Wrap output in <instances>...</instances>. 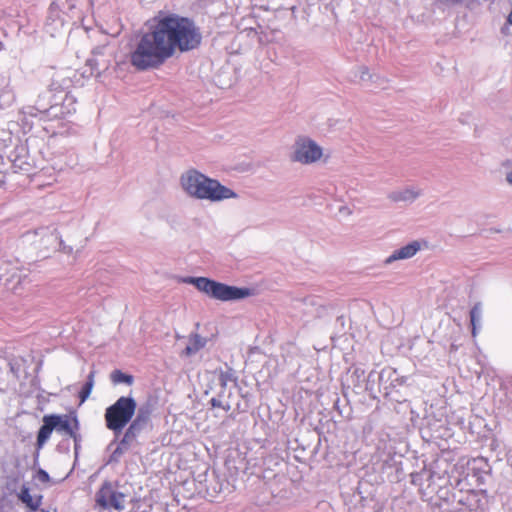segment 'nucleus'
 Listing matches in <instances>:
<instances>
[{
    "label": "nucleus",
    "instance_id": "obj_1",
    "mask_svg": "<svg viewBox=\"0 0 512 512\" xmlns=\"http://www.w3.org/2000/svg\"><path fill=\"white\" fill-rule=\"evenodd\" d=\"M201 41L194 23L175 14L159 16L150 32L142 35L130 54L131 64L138 70L162 65L176 51H189Z\"/></svg>",
    "mask_w": 512,
    "mask_h": 512
},
{
    "label": "nucleus",
    "instance_id": "obj_2",
    "mask_svg": "<svg viewBox=\"0 0 512 512\" xmlns=\"http://www.w3.org/2000/svg\"><path fill=\"white\" fill-rule=\"evenodd\" d=\"M179 184L187 197L197 201L220 203L238 198V194L234 190L194 168L181 174Z\"/></svg>",
    "mask_w": 512,
    "mask_h": 512
},
{
    "label": "nucleus",
    "instance_id": "obj_3",
    "mask_svg": "<svg viewBox=\"0 0 512 512\" xmlns=\"http://www.w3.org/2000/svg\"><path fill=\"white\" fill-rule=\"evenodd\" d=\"M184 282L194 285L200 292L220 301H235L251 295L248 288L230 286L206 277H188Z\"/></svg>",
    "mask_w": 512,
    "mask_h": 512
},
{
    "label": "nucleus",
    "instance_id": "obj_4",
    "mask_svg": "<svg viewBox=\"0 0 512 512\" xmlns=\"http://www.w3.org/2000/svg\"><path fill=\"white\" fill-rule=\"evenodd\" d=\"M137 403L131 396H121L105 410L106 427L115 434L121 433L136 413Z\"/></svg>",
    "mask_w": 512,
    "mask_h": 512
},
{
    "label": "nucleus",
    "instance_id": "obj_5",
    "mask_svg": "<svg viewBox=\"0 0 512 512\" xmlns=\"http://www.w3.org/2000/svg\"><path fill=\"white\" fill-rule=\"evenodd\" d=\"M323 148L309 137H298L292 147L291 160L303 165L317 163L324 157Z\"/></svg>",
    "mask_w": 512,
    "mask_h": 512
},
{
    "label": "nucleus",
    "instance_id": "obj_6",
    "mask_svg": "<svg viewBox=\"0 0 512 512\" xmlns=\"http://www.w3.org/2000/svg\"><path fill=\"white\" fill-rule=\"evenodd\" d=\"M23 237L26 241L38 244L39 247L43 248H59L65 253H72L73 248L66 246L60 239L55 228L52 227H40L33 231L26 232Z\"/></svg>",
    "mask_w": 512,
    "mask_h": 512
},
{
    "label": "nucleus",
    "instance_id": "obj_7",
    "mask_svg": "<svg viewBox=\"0 0 512 512\" xmlns=\"http://www.w3.org/2000/svg\"><path fill=\"white\" fill-rule=\"evenodd\" d=\"M125 494L117 491L110 483H104L96 494V503L103 509L122 511L125 508Z\"/></svg>",
    "mask_w": 512,
    "mask_h": 512
},
{
    "label": "nucleus",
    "instance_id": "obj_8",
    "mask_svg": "<svg viewBox=\"0 0 512 512\" xmlns=\"http://www.w3.org/2000/svg\"><path fill=\"white\" fill-rule=\"evenodd\" d=\"M51 424H55L54 430L65 433L72 437L75 441V450L78 447V421L76 418H71L67 415H48Z\"/></svg>",
    "mask_w": 512,
    "mask_h": 512
},
{
    "label": "nucleus",
    "instance_id": "obj_9",
    "mask_svg": "<svg viewBox=\"0 0 512 512\" xmlns=\"http://www.w3.org/2000/svg\"><path fill=\"white\" fill-rule=\"evenodd\" d=\"M423 195V189L418 185H407L391 191L387 198L394 203L412 204Z\"/></svg>",
    "mask_w": 512,
    "mask_h": 512
},
{
    "label": "nucleus",
    "instance_id": "obj_10",
    "mask_svg": "<svg viewBox=\"0 0 512 512\" xmlns=\"http://www.w3.org/2000/svg\"><path fill=\"white\" fill-rule=\"evenodd\" d=\"M421 249V244L419 241H412L408 243L407 245L400 247L392 252L391 255H389L384 263L386 265H389L393 263L394 261L398 260H407L412 258L417 254L418 251Z\"/></svg>",
    "mask_w": 512,
    "mask_h": 512
},
{
    "label": "nucleus",
    "instance_id": "obj_11",
    "mask_svg": "<svg viewBox=\"0 0 512 512\" xmlns=\"http://www.w3.org/2000/svg\"><path fill=\"white\" fill-rule=\"evenodd\" d=\"M207 339L197 333L191 334L188 338V344L184 350L185 355L191 356L205 347Z\"/></svg>",
    "mask_w": 512,
    "mask_h": 512
},
{
    "label": "nucleus",
    "instance_id": "obj_12",
    "mask_svg": "<svg viewBox=\"0 0 512 512\" xmlns=\"http://www.w3.org/2000/svg\"><path fill=\"white\" fill-rule=\"evenodd\" d=\"M26 277L25 270L19 267H12L9 275L5 279V285L10 290H16L18 285L21 284L22 278Z\"/></svg>",
    "mask_w": 512,
    "mask_h": 512
},
{
    "label": "nucleus",
    "instance_id": "obj_13",
    "mask_svg": "<svg viewBox=\"0 0 512 512\" xmlns=\"http://www.w3.org/2000/svg\"><path fill=\"white\" fill-rule=\"evenodd\" d=\"M18 498L30 509L37 510L41 505L42 496H38L34 498L30 494V490L28 487L23 486L20 490Z\"/></svg>",
    "mask_w": 512,
    "mask_h": 512
},
{
    "label": "nucleus",
    "instance_id": "obj_14",
    "mask_svg": "<svg viewBox=\"0 0 512 512\" xmlns=\"http://www.w3.org/2000/svg\"><path fill=\"white\" fill-rule=\"evenodd\" d=\"M44 424L41 426L37 436V445L38 447H42L47 440L50 438L52 431L55 428V424H51L48 416L43 418Z\"/></svg>",
    "mask_w": 512,
    "mask_h": 512
},
{
    "label": "nucleus",
    "instance_id": "obj_15",
    "mask_svg": "<svg viewBox=\"0 0 512 512\" xmlns=\"http://www.w3.org/2000/svg\"><path fill=\"white\" fill-rule=\"evenodd\" d=\"M482 305L480 303L475 304L470 311V322L472 325V335L475 337L477 330L481 328L482 322Z\"/></svg>",
    "mask_w": 512,
    "mask_h": 512
},
{
    "label": "nucleus",
    "instance_id": "obj_16",
    "mask_svg": "<svg viewBox=\"0 0 512 512\" xmlns=\"http://www.w3.org/2000/svg\"><path fill=\"white\" fill-rule=\"evenodd\" d=\"M94 378H95V371L92 370L87 377L86 383L83 385V387L79 393L80 403H84L90 396L92 389L94 387V383H95Z\"/></svg>",
    "mask_w": 512,
    "mask_h": 512
},
{
    "label": "nucleus",
    "instance_id": "obj_17",
    "mask_svg": "<svg viewBox=\"0 0 512 512\" xmlns=\"http://www.w3.org/2000/svg\"><path fill=\"white\" fill-rule=\"evenodd\" d=\"M110 379L113 384H126L128 386H131L134 382L132 375L125 374L121 370H114L110 375Z\"/></svg>",
    "mask_w": 512,
    "mask_h": 512
},
{
    "label": "nucleus",
    "instance_id": "obj_18",
    "mask_svg": "<svg viewBox=\"0 0 512 512\" xmlns=\"http://www.w3.org/2000/svg\"><path fill=\"white\" fill-rule=\"evenodd\" d=\"M222 392L218 394V397H213L210 402L212 407L222 408L225 411L230 410L231 406L228 402H224L222 399Z\"/></svg>",
    "mask_w": 512,
    "mask_h": 512
},
{
    "label": "nucleus",
    "instance_id": "obj_19",
    "mask_svg": "<svg viewBox=\"0 0 512 512\" xmlns=\"http://www.w3.org/2000/svg\"><path fill=\"white\" fill-rule=\"evenodd\" d=\"M355 79L361 82H367L372 79V75L366 67H359L355 73Z\"/></svg>",
    "mask_w": 512,
    "mask_h": 512
},
{
    "label": "nucleus",
    "instance_id": "obj_20",
    "mask_svg": "<svg viewBox=\"0 0 512 512\" xmlns=\"http://www.w3.org/2000/svg\"><path fill=\"white\" fill-rule=\"evenodd\" d=\"M136 438L131 435L130 433H128V431H125L120 443H119V449L120 450H128V448L130 447L131 443L135 440Z\"/></svg>",
    "mask_w": 512,
    "mask_h": 512
},
{
    "label": "nucleus",
    "instance_id": "obj_21",
    "mask_svg": "<svg viewBox=\"0 0 512 512\" xmlns=\"http://www.w3.org/2000/svg\"><path fill=\"white\" fill-rule=\"evenodd\" d=\"M149 419V411L148 409L139 408L136 414L135 420L139 422L142 426H145Z\"/></svg>",
    "mask_w": 512,
    "mask_h": 512
},
{
    "label": "nucleus",
    "instance_id": "obj_22",
    "mask_svg": "<svg viewBox=\"0 0 512 512\" xmlns=\"http://www.w3.org/2000/svg\"><path fill=\"white\" fill-rule=\"evenodd\" d=\"M144 426H142L139 422H137L135 419L130 423L129 427L126 429L128 433L133 435L135 438L138 436L140 431L142 430Z\"/></svg>",
    "mask_w": 512,
    "mask_h": 512
},
{
    "label": "nucleus",
    "instance_id": "obj_23",
    "mask_svg": "<svg viewBox=\"0 0 512 512\" xmlns=\"http://www.w3.org/2000/svg\"><path fill=\"white\" fill-rule=\"evenodd\" d=\"M229 379V376L227 373H224V372H221L218 376H217V381L219 383V385L221 386V389L224 390L226 385H227V381Z\"/></svg>",
    "mask_w": 512,
    "mask_h": 512
},
{
    "label": "nucleus",
    "instance_id": "obj_24",
    "mask_svg": "<svg viewBox=\"0 0 512 512\" xmlns=\"http://www.w3.org/2000/svg\"><path fill=\"white\" fill-rule=\"evenodd\" d=\"M36 477L40 482L43 483L48 482L50 479L49 474L43 469L38 470Z\"/></svg>",
    "mask_w": 512,
    "mask_h": 512
},
{
    "label": "nucleus",
    "instance_id": "obj_25",
    "mask_svg": "<svg viewBox=\"0 0 512 512\" xmlns=\"http://www.w3.org/2000/svg\"><path fill=\"white\" fill-rule=\"evenodd\" d=\"M125 451L126 450H120L119 445H118L117 448L112 453V458L116 459L118 456L122 455Z\"/></svg>",
    "mask_w": 512,
    "mask_h": 512
},
{
    "label": "nucleus",
    "instance_id": "obj_26",
    "mask_svg": "<svg viewBox=\"0 0 512 512\" xmlns=\"http://www.w3.org/2000/svg\"><path fill=\"white\" fill-rule=\"evenodd\" d=\"M125 451L126 450H120L119 445H118L117 448L112 453V458L116 459L118 456L122 455Z\"/></svg>",
    "mask_w": 512,
    "mask_h": 512
},
{
    "label": "nucleus",
    "instance_id": "obj_27",
    "mask_svg": "<svg viewBox=\"0 0 512 512\" xmlns=\"http://www.w3.org/2000/svg\"><path fill=\"white\" fill-rule=\"evenodd\" d=\"M506 181L512 186V169L506 173Z\"/></svg>",
    "mask_w": 512,
    "mask_h": 512
},
{
    "label": "nucleus",
    "instance_id": "obj_28",
    "mask_svg": "<svg viewBox=\"0 0 512 512\" xmlns=\"http://www.w3.org/2000/svg\"><path fill=\"white\" fill-rule=\"evenodd\" d=\"M104 49H105V47H99V48H96V49L94 50V54H95V55H97V54H102V53H103L102 51H103Z\"/></svg>",
    "mask_w": 512,
    "mask_h": 512
},
{
    "label": "nucleus",
    "instance_id": "obj_29",
    "mask_svg": "<svg viewBox=\"0 0 512 512\" xmlns=\"http://www.w3.org/2000/svg\"><path fill=\"white\" fill-rule=\"evenodd\" d=\"M88 62H89V64H90L91 66H93V65H98V63L96 62V60H95V59H90Z\"/></svg>",
    "mask_w": 512,
    "mask_h": 512
},
{
    "label": "nucleus",
    "instance_id": "obj_30",
    "mask_svg": "<svg viewBox=\"0 0 512 512\" xmlns=\"http://www.w3.org/2000/svg\"><path fill=\"white\" fill-rule=\"evenodd\" d=\"M40 512H48V511H46V510H41Z\"/></svg>",
    "mask_w": 512,
    "mask_h": 512
}]
</instances>
